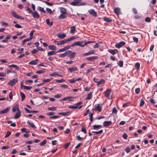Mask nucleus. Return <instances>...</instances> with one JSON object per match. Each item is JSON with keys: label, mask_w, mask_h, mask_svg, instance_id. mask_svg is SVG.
Masks as SVG:
<instances>
[{"label": "nucleus", "mask_w": 157, "mask_h": 157, "mask_svg": "<svg viewBox=\"0 0 157 157\" xmlns=\"http://www.w3.org/2000/svg\"><path fill=\"white\" fill-rule=\"evenodd\" d=\"M70 5L73 6H84L86 5L85 2H81V0H74L70 3Z\"/></svg>", "instance_id": "obj_1"}, {"label": "nucleus", "mask_w": 157, "mask_h": 157, "mask_svg": "<svg viewBox=\"0 0 157 157\" xmlns=\"http://www.w3.org/2000/svg\"><path fill=\"white\" fill-rule=\"evenodd\" d=\"M111 90L110 89L107 90L105 92V97L109 99H111L112 98V95L111 94Z\"/></svg>", "instance_id": "obj_2"}, {"label": "nucleus", "mask_w": 157, "mask_h": 157, "mask_svg": "<svg viewBox=\"0 0 157 157\" xmlns=\"http://www.w3.org/2000/svg\"><path fill=\"white\" fill-rule=\"evenodd\" d=\"M11 13L12 15L14 17L20 20H24V18L21 16H20L16 13L13 11H12L11 12Z\"/></svg>", "instance_id": "obj_3"}, {"label": "nucleus", "mask_w": 157, "mask_h": 157, "mask_svg": "<svg viewBox=\"0 0 157 157\" xmlns=\"http://www.w3.org/2000/svg\"><path fill=\"white\" fill-rule=\"evenodd\" d=\"M18 81L17 78H14L10 81L8 83V84L11 86L14 85Z\"/></svg>", "instance_id": "obj_4"}, {"label": "nucleus", "mask_w": 157, "mask_h": 157, "mask_svg": "<svg viewBox=\"0 0 157 157\" xmlns=\"http://www.w3.org/2000/svg\"><path fill=\"white\" fill-rule=\"evenodd\" d=\"M125 44V43L124 41H122L120 42L119 43H117L115 44V47L117 48H120L122 47Z\"/></svg>", "instance_id": "obj_5"}, {"label": "nucleus", "mask_w": 157, "mask_h": 157, "mask_svg": "<svg viewBox=\"0 0 157 157\" xmlns=\"http://www.w3.org/2000/svg\"><path fill=\"white\" fill-rule=\"evenodd\" d=\"M88 12L91 15L96 17L97 16V13L93 9H91L88 11Z\"/></svg>", "instance_id": "obj_6"}, {"label": "nucleus", "mask_w": 157, "mask_h": 157, "mask_svg": "<svg viewBox=\"0 0 157 157\" xmlns=\"http://www.w3.org/2000/svg\"><path fill=\"white\" fill-rule=\"evenodd\" d=\"M98 58V56H95L91 57H87L86 58V59L88 61H91L93 60L97 59Z\"/></svg>", "instance_id": "obj_7"}, {"label": "nucleus", "mask_w": 157, "mask_h": 157, "mask_svg": "<svg viewBox=\"0 0 157 157\" xmlns=\"http://www.w3.org/2000/svg\"><path fill=\"white\" fill-rule=\"evenodd\" d=\"M112 124V122L111 121H105L103 123V125L104 127H108L111 125Z\"/></svg>", "instance_id": "obj_8"}, {"label": "nucleus", "mask_w": 157, "mask_h": 157, "mask_svg": "<svg viewBox=\"0 0 157 157\" xmlns=\"http://www.w3.org/2000/svg\"><path fill=\"white\" fill-rule=\"evenodd\" d=\"M18 110H20L19 108V105L17 104L13 106L12 108V111L13 112H15L17 110L18 111Z\"/></svg>", "instance_id": "obj_9"}, {"label": "nucleus", "mask_w": 157, "mask_h": 157, "mask_svg": "<svg viewBox=\"0 0 157 157\" xmlns=\"http://www.w3.org/2000/svg\"><path fill=\"white\" fill-rule=\"evenodd\" d=\"M21 112L20 110H18V111L15 114L14 119H17L20 117L21 115Z\"/></svg>", "instance_id": "obj_10"}, {"label": "nucleus", "mask_w": 157, "mask_h": 157, "mask_svg": "<svg viewBox=\"0 0 157 157\" xmlns=\"http://www.w3.org/2000/svg\"><path fill=\"white\" fill-rule=\"evenodd\" d=\"M108 51L109 52L113 55L116 54L118 52V50L116 49H114L113 50L110 49L108 50Z\"/></svg>", "instance_id": "obj_11"}, {"label": "nucleus", "mask_w": 157, "mask_h": 157, "mask_svg": "<svg viewBox=\"0 0 157 157\" xmlns=\"http://www.w3.org/2000/svg\"><path fill=\"white\" fill-rule=\"evenodd\" d=\"M83 41H78L75 42V45L78 46L82 47H83V44H82L83 43Z\"/></svg>", "instance_id": "obj_12"}, {"label": "nucleus", "mask_w": 157, "mask_h": 157, "mask_svg": "<svg viewBox=\"0 0 157 157\" xmlns=\"http://www.w3.org/2000/svg\"><path fill=\"white\" fill-rule=\"evenodd\" d=\"M10 110V107H7L3 110H2L0 111V113H7Z\"/></svg>", "instance_id": "obj_13"}, {"label": "nucleus", "mask_w": 157, "mask_h": 157, "mask_svg": "<svg viewBox=\"0 0 157 157\" xmlns=\"http://www.w3.org/2000/svg\"><path fill=\"white\" fill-rule=\"evenodd\" d=\"M60 12L62 13L67 14L66 13L67 10L64 7H61L60 8Z\"/></svg>", "instance_id": "obj_14"}, {"label": "nucleus", "mask_w": 157, "mask_h": 157, "mask_svg": "<svg viewBox=\"0 0 157 157\" xmlns=\"http://www.w3.org/2000/svg\"><path fill=\"white\" fill-rule=\"evenodd\" d=\"M39 60L38 59H36L34 60H33L29 63V64L31 65H36L38 63Z\"/></svg>", "instance_id": "obj_15"}, {"label": "nucleus", "mask_w": 157, "mask_h": 157, "mask_svg": "<svg viewBox=\"0 0 157 157\" xmlns=\"http://www.w3.org/2000/svg\"><path fill=\"white\" fill-rule=\"evenodd\" d=\"M71 113L70 111L67 112H61L58 113L59 114L62 115L64 116H67L70 115Z\"/></svg>", "instance_id": "obj_16"}, {"label": "nucleus", "mask_w": 157, "mask_h": 157, "mask_svg": "<svg viewBox=\"0 0 157 157\" xmlns=\"http://www.w3.org/2000/svg\"><path fill=\"white\" fill-rule=\"evenodd\" d=\"M101 125H94L93 126L92 128V129H94L97 130H98L101 127Z\"/></svg>", "instance_id": "obj_17"}, {"label": "nucleus", "mask_w": 157, "mask_h": 157, "mask_svg": "<svg viewBox=\"0 0 157 157\" xmlns=\"http://www.w3.org/2000/svg\"><path fill=\"white\" fill-rule=\"evenodd\" d=\"M68 70L70 72H72L74 71H78V69L76 67H73L71 68H69Z\"/></svg>", "instance_id": "obj_18"}, {"label": "nucleus", "mask_w": 157, "mask_h": 157, "mask_svg": "<svg viewBox=\"0 0 157 157\" xmlns=\"http://www.w3.org/2000/svg\"><path fill=\"white\" fill-rule=\"evenodd\" d=\"M94 53V50H91L83 54V56H86L93 54Z\"/></svg>", "instance_id": "obj_19"}, {"label": "nucleus", "mask_w": 157, "mask_h": 157, "mask_svg": "<svg viewBox=\"0 0 157 157\" xmlns=\"http://www.w3.org/2000/svg\"><path fill=\"white\" fill-rule=\"evenodd\" d=\"M31 13L33 14V16L35 18H38L39 17V15L38 13L36 11H35L34 12H33Z\"/></svg>", "instance_id": "obj_20"}, {"label": "nucleus", "mask_w": 157, "mask_h": 157, "mask_svg": "<svg viewBox=\"0 0 157 157\" xmlns=\"http://www.w3.org/2000/svg\"><path fill=\"white\" fill-rule=\"evenodd\" d=\"M57 36L61 39H63L66 36V34L64 33H61L57 35Z\"/></svg>", "instance_id": "obj_21"}, {"label": "nucleus", "mask_w": 157, "mask_h": 157, "mask_svg": "<svg viewBox=\"0 0 157 157\" xmlns=\"http://www.w3.org/2000/svg\"><path fill=\"white\" fill-rule=\"evenodd\" d=\"M66 15H67V14H63L61 13L59 17V19L61 20L65 18L66 17Z\"/></svg>", "instance_id": "obj_22"}, {"label": "nucleus", "mask_w": 157, "mask_h": 157, "mask_svg": "<svg viewBox=\"0 0 157 157\" xmlns=\"http://www.w3.org/2000/svg\"><path fill=\"white\" fill-rule=\"evenodd\" d=\"M92 96V92H90L87 94V97L85 98V100H90Z\"/></svg>", "instance_id": "obj_23"}, {"label": "nucleus", "mask_w": 157, "mask_h": 157, "mask_svg": "<svg viewBox=\"0 0 157 157\" xmlns=\"http://www.w3.org/2000/svg\"><path fill=\"white\" fill-rule=\"evenodd\" d=\"M114 11L116 14L118 15L120 13V9L118 7L114 9Z\"/></svg>", "instance_id": "obj_24"}, {"label": "nucleus", "mask_w": 157, "mask_h": 157, "mask_svg": "<svg viewBox=\"0 0 157 157\" xmlns=\"http://www.w3.org/2000/svg\"><path fill=\"white\" fill-rule=\"evenodd\" d=\"M70 33H74L75 30V26H71L70 28Z\"/></svg>", "instance_id": "obj_25"}, {"label": "nucleus", "mask_w": 157, "mask_h": 157, "mask_svg": "<svg viewBox=\"0 0 157 157\" xmlns=\"http://www.w3.org/2000/svg\"><path fill=\"white\" fill-rule=\"evenodd\" d=\"M57 53V52H56V51H52L48 52L47 53V55L48 56H51Z\"/></svg>", "instance_id": "obj_26"}, {"label": "nucleus", "mask_w": 157, "mask_h": 157, "mask_svg": "<svg viewBox=\"0 0 157 157\" xmlns=\"http://www.w3.org/2000/svg\"><path fill=\"white\" fill-rule=\"evenodd\" d=\"M96 110L98 111L99 112H100L102 110V107L100 106V105L98 104L97 106L96 107Z\"/></svg>", "instance_id": "obj_27"}, {"label": "nucleus", "mask_w": 157, "mask_h": 157, "mask_svg": "<svg viewBox=\"0 0 157 157\" xmlns=\"http://www.w3.org/2000/svg\"><path fill=\"white\" fill-rule=\"evenodd\" d=\"M105 82V81L104 79H101L99 81H98L97 83V85L98 86L101 84H102L103 83H104Z\"/></svg>", "instance_id": "obj_28"}, {"label": "nucleus", "mask_w": 157, "mask_h": 157, "mask_svg": "<svg viewBox=\"0 0 157 157\" xmlns=\"http://www.w3.org/2000/svg\"><path fill=\"white\" fill-rule=\"evenodd\" d=\"M20 94L21 98V101H23L25 98V96L24 93L22 92H20Z\"/></svg>", "instance_id": "obj_29"}, {"label": "nucleus", "mask_w": 157, "mask_h": 157, "mask_svg": "<svg viewBox=\"0 0 157 157\" xmlns=\"http://www.w3.org/2000/svg\"><path fill=\"white\" fill-rule=\"evenodd\" d=\"M8 66L10 67H13L15 68L16 70H18L19 69L18 66H17V65L14 64H12L10 65H9Z\"/></svg>", "instance_id": "obj_30"}, {"label": "nucleus", "mask_w": 157, "mask_h": 157, "mask_svg": "<svg viewBox=\"0 0 157 157\" xmlns=\"http://www.w3.org/2000/svg\"><path fill=\"white\" fill-rule=\"evenodd\" d=\"M27 123L28 124H29L30 127H31L33 128H36L33 123L29 121H27Z\"/></svg>", "instance_id": "obj_31"}, {"label": "nucleus", "mask_w": 157, "mask_h": 157, "mask_svg": "<svg viewBox=\"0 0 157 157\" xmlns=\"http://www.w3.org/2000/svg\"><path fill=\"white\" fill-rule=\"evenodd\" d=\"M48 49L50 50H56V47L54 45H49L48 47Z\"/></svg>", "instance_id": "obj_32"}, {"label": "nucleus", "mask_w": 157, "mask_h": 157, "mask_svg": "<svg viewBox=\"0 0 157 157\" xmlns=\"http://www.w3.org/2000/svg\"><path fill=\"white\" fill-rule=\"evenodd\" d=\"M103 132V130L101 129L98 131H92V132L93 133H95L96 134H98L102 133Z\"/></svg>", "instance_id": "obj_33"}, {"label": "nucleus", "mask_w": 157, "mask_h": 157, "mask_svg": "<svg viewBox=\"0 0 157 157\" xmlns=\"http://www.w3.org/2000/svg\"><path fill=\"white\" fill-rule=\"evenodd\" d=\"M31 40V38L29 37L24 39L22 41V44L23 45L24 44L25 42H27V41H29Z\"/></svg>", "instance_id": "obj_34"}, {"label": "nucleus", "mask_w": 157, "mask_h": 157, "mask_svg": "<svg viewBox=\"0 0 157 157\" xmlns=\"http://www.w3.org/2000/svg\"><path fill=\"white\" fill-rule=\"evenodd\" d=\"M46 22L47 24L50 26H51L52 25L53 23L52 22H51V23H50V20L49 19H47L46 20Z\"/></svg>", "instance_id": "obj_35"}, {"label": "nucleus", "mask_w": 157, "mask_h": 157, "mask_svg": "<svg viewBox=\"0 0 157 157\" xmlns=\"http://www.w3.org/2000/svg\"><path fill=\"white\" fill-rule=\"evenodd\" d=\"M45 70H46L45 69H43L42 70H39L36 71V73L38 74H40L41 73L45 72Z\"/></svg>", "instance_id": "obj_36"}, {"label": "nucleus", "mask_w": 157, "mask_h": 157, "mask_svg": "<svg viewBox=\"0 0 157 157\" xmlns=\"http://www.w3.org/2000/svg\"><path fill=\"white\" fill-rule=\"evenodd\" d=\"M75 38H76V37H75V36H72L68 38L67 39H66V40H67V42H68L69 41H70L72 40H74L75 39Z\"/></svg>", "instance_id": "obj_37"}, {"label": "nucleus", "mask_w": 157, "mask_h": 157, "mask_svg": "<svg viewBox=\"0 0 157 157\" xmlns=\"http://www.w3.org/2000/svg\"><path fill=\"white\" fill-rule=\"evenodd\" d=\"M140 67V64L139 63H136L135 65V68L137 70L139 69Z\"/></svg>", "instance_id": "obj_38"}, {"label": "nucleus", "mask_w": 157, "mask_h": 157, "mask_svg": "<svg viewBox=\"0 0 157 157\" xmlns=\"http://www.w3.org/2000/svg\"><path fill=\"white\" fill-rule=\"evenodd\" d=\"M75 53L74 52H72L69 55V57L70 59L74 58L75 57Z\"/></svg>", "instance_id": "obj_39"}, {"label": "nucleus", "mask_w": 157, "mask_h": 157, "mask_svg": "<svg viewBox=\"0 0 157 157\" xmlns=\"http://www.w3.org/2000/svg\"><path fill=\"white\" fill-rule=\"evenodd\" d=\"M47 141L46 140H44L42 142H41L40 143V145L41 146H44L46 143Z\"/></svg>", "instance_id": "obj_40"}, {"label": "nucleus", "mask_w": 157, "mask_h": 157, "mask_svg": "<svg viewBox=\"0 0 157 157\" xmlns=\"http://www.w3.org/2000/svg\"><path fill=\"white\" fill-rule=\"evenodd\" d=\"M72 98V97L71 96H69V97H65V98H63L62 99H61V101H65L67 100L71 99Z\"/></svg>", "instance_id": "obj_41"}, {"label": "nucleus", "mask_w": 157, "mask_h": 157, "mask_svg": "<svg viewBox=\"0 0 157 157\" xmlns=\"http://www.w3.org/2000/svg\"><path fill=\"white\" fill-rule=\"evenodd\" d=\"M103 20L104 21L108 22H110L112 21V20L109 19V18L107 17H104L103 18Z\"/></svg>", "instance_id": "obj_42"}, {"label": "nucleus", "mask_w": 157, "mask_h": 157, "mask_svg": "<svg viewBox=\"0 0 157 157\" xmlns=\"http://www.w3.org/2000/svg\"><path fill=\"white\" fill-rule=\"evenodd\" d=\"M24 50L23 48H18L17 49V53L18 54H21L23 52Z\"/></svg>", "instance_id": "obj_43"}, {"label": "nucleus", "mask_w": 157, "mask_h": 157, "mask_svg": "<svg viewBox=\"0 0 157 157\" xmlns=\"http://www.w3.org/2000/svg\"><path fill=\"white\" fill-rule=\"evenodd\" d=\"M144 103V101L143 99H141L140 100V107L143 106Z\"/></svg>", "instance_id": "obj_44"}, {"label": "nucleus", "mask_w": 157, "mask_h": 157, "mask_svg": "<svg viewBox=\"0 0 157 157\" xmlns=\"http://www.w3.org/2000/svg\"><path fill=\"white\" fill-rule=\"evenodd\" d=\"M38 9L41 12H43L44 13H45L46 12V11L44 10V9L43 8L39 6L38 7Z\"/></svg>", "instance_id": "obj_45"}, {"label": "nucleus", "mask_w": 157, "mask_h": 157, "mask_svg": "<svg viewBox=\"0 0 157 157\" xmlns=\"http://www.w3.org/2000/svg\"><path fill=\"white\" fill-rule=\"evenodd\" d=\"M34 32L35 31L34 30H32L31 31L30 33H29V35L30 36L29 38H31L32 39L33 38V34Z\"/></svg>", "instance_id": "obj_46"}, {"label": "nucleus", "mask_w": 157, "mask_h": 157, "mask_svg": "<svg viewBox=\"0 0 157 157\" xmlns=\"http://www.w3.org/2000/svg\"><path fill=\"white\" fill-rule=\"evenodd\" d=\"M81 131L83 132L85 134H86V128L84 126H82L81 129Z\"/></svg>", "instance_id": "obj_47"}, {"label": "nucleus", "mask_w": 157, "mask_h": 157, "mask_svg": "<svg viewBox=\"0 0 157 157\" xmlns=\"http://www.w3.org/2000/svg\"><path fill=\"white\" fill-rule=\"evenodd\" d=\"M40 1H42L41 0H40ZM42 2H44L46 4H47V5H48L49 6H53V4L52 3L48 2H47L46 1H42Z\"/></svg>", "instance_id": "obj_48"}, {"label": "nucleus", "mask_w": 157, "mask_h": 157, "mask_svg": "<svg viewBox=\"0 0 157 157\" xmlns=\"http://www.w3.org/2000/svg\"><path fill=\"white\" fill-rule=\"evenodd\" d=\"M76 81V79H75L74 78H73L72 79H70L69 80V82L70 83H74Z\"/></svg>", "instance_id": "obj_49"}, {"label": "nucleus", "mask_w": 157, "mask_h": 157, "mask_svg": "<svg viewBox=\"0 0 157 157\" xmlns=\"http://www.w3.org/2000/svg\"><path fill=\"white\" fill-rule=\"evenodd\" d=\"M94 41H88L86 42H85V43H84V44H83L84 45V47L85 46H86L88 44H89L91 43H94Z\"/></svg>", "instance_id": "obj_50"}, {"label": "nucleus", "mask_w": 157, "mask_h": 157, "mask_svg": "<svg viewBox=\"0 0 157 157\" xmlns=\"http://www.w3.org/2000/svg\"><path fill=\"white\" fill-rule=\"evenodd\" d=\"M60 41V44H61V45H62L64 44L67 42L66 39L63 40H62Z\"/></svg>", "instance_id": "obj_51"}, {"label": "nucleus", "mask_w": 157, "mask_h": 157, "mask_svg": "<svg viewBox=\"0 0 157 157\" xmlns=\"http://www.w3.org/2000/svg\"><path fill=\"white\" fill-rule=\"evenodd\" d=\"M11 134V132L9 131H7L6 132V133L5 136V137L6 138L8 137Z\"/></svg>", "instance_id": "obj_52"}, {"label": "nucleus", "mask_w": 157, "mask_h": 157, "mask_svg": "<svg viewBox=\"0 0 157 157\" xmlns=\"http://www.w3.org/2000/svg\"><path fill=\"white\" fill-rule=\"evenodd\" d=\"M68 107L70 109H76L78 108L77 105L72 106L69 105Z\"/></svg>", "instance_id": "obj_53"}, {"label": "nucleus", "mask_w": 157, "mask_h": 157, "mask_svg": "<svg viewBox=\"0 0 157 157\" xmlns=\"http://www.w3.org/2000/svg\"><path fill=\"white\" fill-rule=\"evenodd\" d=\"M145 21L146 22H150L151 21V19L150 17H147L145 18Z\"/></svg>", "instance_id": "obj_54"}, {"label": "nucleus", "mask_w": 157, "mask_h": 157, "mask_svg": "<svg viewBox=\"0 0 157 157\" xmlns=\"http://www.w3.org/2000/svg\"><path fill=\"white\" fill-rule=\"evenodd\" d=\"M48 109L49 110L55 111L56 110V108L54 107H49L48 108Z\"/></svg>", "instance_id": "obj_55"}, {"label": "nucleus", "mask_w": 157, "mask_h": 157, "mask_svg": "<svg viewBox=\"0 0 157 157\" xmlns=\"http://www.w3.org/2000/svg\"><path fill=\"white\" fill-rule=\"evenodd\" d=\"M51 80V79H45L43 80V82L44 84L46 82H49Z\"/></svg>", "instance_id": "obj_56"}, {"label": "nucleus", "mask_w": 157, "mask_h": 157, "mask_svg": "<svg viewBox=\"0 0 157 157\" xmlns=\"http://www.w3.org/2000/svg\"><path fill=\"white\" fill-rule=\"evenodd\" d=\"M59 117V116L58 115H55L50 117V119H57Z\"/></svg>", "instance_id": "obj_57"}, {"label": "nucleus", "mask_w": 157, "mask_h": 157, "mask_svg": "<svg viewBox=\"0 0 157 157\" xmlns=\"http://www.w3.org/2000/svg\"><path fill=\"white\" fill-rule=\"evenodd\" d=\"M133 39L134 42H136V43H137L138 42V39L137 37L134 36L133 37Z\"/></svg>", "instance_id": "obj_58"}, {"label": "nucleus", "mask_w": 157, "mask_h": 157, "mask_svg": "<svg viewBox=\"0 0 157 157\" xmlns=\"http://www.w3.org/2000/svg\"><path fill=\"white\" fill-rule=\"evenodd\" d=\"M117 110L115 107H114L113 109L112 113L116 114L117 113Z\"/></svg>", "instance_id": "obj_59"}, {"label": "nucleus", "mask_w": 157, "mask_h": 157, "mask_svg": "<svg viewBox=\"0 0 157 157\" xmlns=\"http://www.w3.org/2000/svg\"><path fill=\"white\" fill-rule=\"evenodd\" d=\"M56 81L58 83H61L65 82V80L63 79H62L60 80L56 79Z\"/></svg>", "instance_id": "obj_60"}, {"label": "nucleus", "mask_w": 157, "mask_h": 157, "mask_svg": "<svg viewBox=\"0 0 157 157\" xmlns=\"http://www.w3.org/2000/svg\"><path fill=\"white\" fill-rule=\"evenodd\" d=\"M72 52V51L71 50H68L64 52V53L65 54V55L66 56L67 55H68L69 54Z\"/></svg>", "instance_id": "obj_61"}, {"label": "nucleus", "mask_w": 157, "mask_h": 157, "mask_svg": "<svg viewBox=\"0 0 157 157\" xmlns=\"http://www.w3.org/2000/svg\"><path fill=\"white\" fill-rule=\"evenodd\" d=\"M72 52V51L71 50H68L64 52V53L65 54V55L66 56L67 55H68L69 54Z\"/></svg>", "instance_id": "obj_62"}, {"label": "nucleus", "mask_w": 157, "mask_h": 157, "mask_svg": "<svg viewBox=\"0 0 157 157\" xmlns=\"http://www.w3.org/2000/svg\"><path fill=\"white\" fill-rule=\"evenodd\" d=\"M61 94H58L56 95H55L54 96V97L56 98H58L61 97Z\"/></svg>", "instance_id": "obj_63"}, {"label": "nucleus", "mask_w": 157, "mask_h": 157, "mask_svg": "<svg viewBox=\"0 0 157 157\" xmlns=\"http://www.w3.org/2000/svg\"><path fill=\"white\" fill-rule=\"evenodd\" d=\"M123 65V62L122 61H120L119 62V65L120 67H122Z\"/></svg>", "instance_id": "obj_64"}]
</instances>
